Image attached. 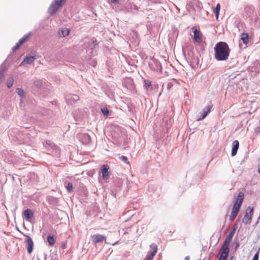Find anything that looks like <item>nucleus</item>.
Masks as SVG:
<instances>
[{
  "label": "nucleus",
  "mask_w": 260,
  "mask_h": 260,
  "mask_svg": "<svg viewBox=\"0 0 260 260\" xmlns=\"http://www.w3.org/2000/svg\"><path fill=\"white\" fill-rule=\"evenodd\" d=\"M252 260H258V251L254 255V256Z\"/></svg>",
  "instance_id": "obj_33"
},
{
  "label": "nucleus",
  "mask_w": 260,
  "mask_h": 260,
  "mask_svg": "<svg viewBox=\"0 0 260 260\" xmlns=\"http://www.w3.org/2000/svg\"><path fill=\"white\" fill-rule=\"evenodd\" d=\"M192 30L193 33V39L196 43L200 44L203 40L202 33L196 26L192 27Z\"/></svg>",
  "instance_id": "obj_7"
},
{
  "label": "nucleus",
  "mask_w": 260,
  "mask_h": 260,
  "mask_svg": "<svg viewBox=\"0 0 260 260\" xmlns=\"http://www.w3.org/2000/svg\"><path fill=\"white\" fill-rule=\"evenodd\" d=\"M29 35V34L25 35L22 38H21L20 40L21 41H22V42L23 43L27 39V38L28 37Z\"/></svg>",
  "instance_id": "obj_32"
},
{
  "label": "nucleus",
  "mask_w": 260,
  "mask_h": 260,
  "mask_svg": "<svg viewBox=\"0 0 260 260\" xmlns=\"http://www.w3.org/2000/svg\"><path fill=\"white\" fill-rule=\"evenodd\" d=\"M91 238L92 242L94 244H96L105 241L106 239V237L100 234H95L91 236Z\"/></svg>",
  "instance_id": "obj_12"
},
{
  "label": "nucleus",
  "mask_w": 260,
  "mask_h": 260,
  "mask_svg": "<svg viewBox=\"0 0 260 260\" xmlns=\"http://www.w3.org/2000/svg\"><path fill=\"white\" fill-rule=\"evenodd\" d=\"M67 0H53L49 6L48 11L51 16H53L62 7Z\"/></svg>",
  "instance_id": "obj_4"
},
{
  "label": "nucleus",
  "mask_w": 260,
  "mask_h": 260,
  "mask_svg": "<svg viewBox=\"0 0 260 260\" xmlns=\"http://www.w3.org/2000/svg\"><path fill=\"white\" fill-rule=\"evenodd\" d=\"M185 259V260H189V257L188 256H186Z\"/></svg>",
  "instance_id": "obj_43"
},
{
  "label": "nucleus",
  "mask_w": 260,
  "mask_h": 260,
  "mask_svg": "<svg viewBox=\"0 0 260 260\" xmlns=\"http://www.w3.org/2000/svg\"><path fill=\"white\" fill-rule=\"evenodd\" d=\"M17 94L21 97H24L25 95V92L24 91L20 88H17L16 90Z\"/></svg>",
  "instance_id": "obj_25"
},
{
  "label": "nucleus",
  "mask_w": 260,
  "mask_h": 260,
  "mask_svg": "<svg viewBox=\"0 0 260 260\" xmlns=\"http://www.w3.org/2000/svg\"><path fill=\"white\" fill-rule=\"evenodd\" d=\"M255 131L257 133H260V121L259 122V126L255 128Z\"/></svg>",
  "instance_id": "obj_35"
},
{
  "label": "nucleus",
  "mask_w": 260,
  "mask_h": 260,
  "mask_svg": "<svg viewBox=\"0 0 260 260\" xmlns=\"http://www.w3.org/2000/svg\"><path fill=\"white\" fill-rule=\"evenodd\" d=\"M220 9V4L218 3L217 5H216L215 8L214 10V13L215 15L216 19H217L219 17Z\"/></svg>",
  "instance_id": "obj_20"
},
{
  "label": "nucleus",
  "mask_w": 260,
  "mask_h": 260,
  "mask_svg": "<svg viewBox=\"0 0 260 260\" xmlns=\"http://www.w3.org/2000/svg\"><path fill=\"white\" fill-rule=\"evenodd\" d=\"M215 58L217 60H226L230 55V49L228 44L224 42L217 43L215 47Z\"/></svg>",
  "instance_id": "obj_1"
},
{
  "label": "nucleus",
  "mask_w": 260,
  "mask_h": 260,
  "mask_svg": "<svg viewBox=\"0 0 260 260\" xmlns=\"http://www.w3.org/2000/svg\"><path fill=\"white\" fill-rule=\"evenodd\" d=\"M238 213L235 212L233 211L231 212V214L230 216V220L232 221L235 220V218L237 217Z\"/></svg>",
  "instance_id": "obj_26"
},
{
  "label": "nucleus",
  "mask_w": 260,
  "mask_h": 260,
  "mask_svg": "<svg viewBox=\"0 0 260 260\" xmlns=\"http://www.w3.org/2000/svg\"><path fill=\"white\" fill-rule=\"evenodd\" d=\"M7 70V68L6 66L0 70V84L3 82L5 78L4 73Z\"/></svg>",
  "instance_id": "obj_19"
},
{
  "label": "nucleus",
  "mask_w": 260,
  "mask_h": 260,
  "mask_svg": "<svg viewBox=\"0 0 260 260\" xmlns=\"http://www.w3.org/2000/svg\"><path fill=\"white\" fill-rule=\"evenodd\" d=\"M32 54L30 55H27L26 56L22 63L20 65H22V63H26V64H31L33 63L34 60L38 58V56L37 54H36V53H31Z\"/></svg>",
  "instance_id": "obj_10"
},
{
  "label": "nucleus",
  "mask_w": 260,
  "mask_h": 260,
  "mask_svg": "<svg viewBox=\"0 0 260 260\" xmlns=\"http://www.w3.org/2000/svg\"><path fill=\"white\" fill-rule=\"evenodd\" d=\"M47 241L51 246H53L55 244V240L53 236L49 235L47 237Z\"/></svg>",
  "instance_id": "obj_22"
},
{
  "label": "nucleus",
  "mask_w": 260,
  "mask_h": 260,
  "mask_svg": "<svg viewBox=\"0 0 260 260\" xmlns=\"http://www.w3.org/2000/svg\"><path fill=\"white\" fill-rule=\"evenodd\" d=\"M173 85V84L172 83H171V82L168 83L167 84V89L169 90H170L171 88L172 87Z\"/></svg>",
  "instance_id": "obj_34"
},
{
  "label": "nucleus",
  "mask_w": 260,
  "mask_h": 260,
  "mask_svg": "<svg viewBox=\"0 0 260 260\" xmlns=\"http://www.w3.org/2000/svg\"><path fill=\"white\" fill-rule=\"evenodd\" d=\"M234 235L229 233L219 250L218 260H227L230 252V244Z\"/></svg>",
  "instance_id": "obj_2"
},
{
  "label": "nucleus",
  "mask_w": 260,
  "mask_h": 260,
  "mask_svg": "<svg viewBox=\"0 0 260 260\" xmlns=\"http://www.w3.org/2000/svg\"><path fill=\"white\" fill-rule=\"evenodd\" d=\"M46 143L48 145H51V142L50 141H47Z\"/></svg>",
  "instance_id": "obj_41"
},
{
  "label": "nucleus",
  "mask_w": 260,
  "mask_h": 260,
  "mask_svg": "<svg viewBox=\"0 0 260 260\" xmlns=\"http://www.w3.org/2000/svg\"><path fill=\"white\" fill-rule=\"evenodd\" d=\"M241 39L244 44L247 45L249 42V36L247 33L243 32L241 35Z\"/></svg>",
  "instance_id": "obj_18"
},
{
  "label": "nucleus",
  "mask_w": 260,
  "mask_h": 260,
  "mask_svg": "<svg viewBox=\"0 0 260 260\" xmlns=\"http://www.w3.org/2000/svg\"><path fill=\"white\" fill-rule=\"evenodd\" d=\"M233 87H234V85H230L228 88V91H230Z\"/></svg>",
  "instance_id": "obj_39"
},
{
  "label": "nucleus",
  "mask_w": 260,
  "mask_h": 260,
  "mask_svg": "<svg viewBox=\"0 0 260 260\" xmlns=\"http://www.w3.org/2000/svg\"><path fill=\"white\" fill-rule=\"evenodd\" d=\"M253 212V208L248 207L246 210V212L242 219V222L244 224L249 223L251 220V214Z\"/></svg>",
  "instance_id": "obj_8"
},
{
  "label": "nucleus",
  "mask_w": 260,
  "mask_h": 260,
  "mask_svg": "<svg viewBox=\"0 0 260 260\" xmlns=\"http://www.w3.org/2000/svg\"><path fill=\"white\" fill-rule=\"evenodd\" d=\"M113 3L117 4L119 3V0H111Z\"/></svg>",
  "instance_id": "obj_38"
},
{
  "label": "nucleus",
  "mask_w": 260,
  "mask_h": 260,
  "mask_svg": "<svg viewBox=\"0 0 260 260\" xmlns=\"http://www.w3.org/2000/svg\"><path fill=\"white\" fill-rule=\"evenodd\" d=\"M102 112L104 116H108L109 113V110L107 108H104L101 109Z\"/></svg>",
  "instance_id": "obj_30"
},
{
  "label": "nucleus",
  "mask_w": 260,
  "mask_h": 260,
  "mask_svg": "<svg viewBox=\"0 0 260 260\" xmlns=\"http://www.w3.org/2000/svg\"><path fill=\"white\" fill-rule=\"evenodd\" d=\"M244 195L243 192H240L239 193L237 199L232 208V211L237 213L239 212L244 199Z\"/></svg>",
  "instance_id": "obj_5"
},
{
  "label": "nucleus",
  "mask_w": 260,
  "mask_h": 260,
  "mask_svg": "<svg viewBox=\"0 0 260 260\" xmlns=\"http://www.w3.org/2000/svg\"><path fill=\"white\" fill-rule=\"evenodd\" d=\"M119 243V241H116V242H115V243H112V244L113 245H115L117 244V243Z\"/></svg>",
  "instance_id": "obj_40"
},
{
  "label": "nucleus",
  "mask_w": 260,
  "mask_h": 260,
  "mask_svg": "<svg viewBox=\"0 0 260 260\" xmlns=\"http://www.w3.org/2000/svg\"><path fill=\"white\" fill-rule=\"evenodd\" d=\"M84 47L87 48L86 52L88 55L94 56L96 54L99 48L98 44L96 40H90L84 43Z\"/></svg>",
  "instance_id": "obj_3"
},
{
  "label": "nucleus",
  "mask_w": 260,
  "mask_h": 260,
  "mask_svg": "<svg viewBox=\"0 0 260 260\" xmlns=\"http://www.w3.org/2000/svg\"><path fill=\"white\" fill-rule=\"evenodd\" d=\"M66 100L68 104L72 105L79 100V96L76 94H70L66 96Z\"/></svg>",
  "instance_id": "obj_11"
},
{
  "label": "nucleus",
  "mask_w": 260,
  "mask_h": 260,
  "mask_svg": "<svg viewBox=\"0 0 260 260\" xmlns=\"http://www.w3.org/2000/svg\"><path fill=\"white\" fill-rule=\"evenodd\" d=\"M238 228V225L237 224H234L233 226L232 230L230 232V233H232V234L234 235L235 234V232L236 231L237 229Z\"/></svg>",
  "instance_id": "obj_31"
},
{
  "label": "nucleus",
  "mask_w": 260,
  "mask_h": 260,
  "mask_svg": "<svg viewBox=\"0 0 260 260\" xmlns=\"http://www.w3.org/2000/svg\"><path fill=\"white\" fill-rule=\"evenodd\" d=\"M66 246H67V242H63L61 243V248H63V249H64L66 248Z\"/></svg>",
  "instance_id": "obj_37"
},
{
  "label": "nucleus",
  "mask_w": 260,
  "mask_h": 260,
  "mask_svg": "<svg viewBox=\"0 0 260 260\" xmlns=\"http://www.w3.org/2000/svg\"><path fill=\"white\" fill-rule=\"evenodd\" d=\"M259 250H260V248H258V252H259Z\"/></svg>",
  "instance_id": "obj_47"
},
{
  "label": "nucleus",
  "mask_w": 260,
  "mask_h": 260,
  "mask_svg": "<svg viewBox=\"0 0 260 260\" xmlns=\"http://www.w3.org/2000/svg\"><path fill=\"white\" fill-rule=\"evenodd\" d=\"M157 68V71H158L160 73H161L162 71V66H155Z\"/></svg>",
  "instance_id": "obj_36"
},
{
  "label": "nucleus",
  "mask_w": 260,
  "mask_h": 260,
  "mask_svg": "<svg viewBox=\"0 0 260 260\" xmlns=\"http://www.w3.org/2000/svg\"><path fill=\"white\" fill-rule=\"evenodd\" d=\"M213 107V104L209 103L205 107L200 113V115L197 118V121H200L204 119L211 112V109Z\"/></svg>",
  "instance_id": "obj_6"
},
{
  "label": "nucleus",
  "mask_w": 260,
  "mask_h": 260,
  "mask_svg": "<svg viewBox=\"0 0 260 260\" xmlns=\"http://www.w3.org/2000/svg\"><path fill=\"white\" fill-rule=\"evenodd\" d=\"M239 246V244L238 243H237L236 244V249L237 248V247Z\"/></svg>",
  "instance_id": "obj_45"
},
{
  "label": "nucleus",
  "mask_w": 260,
  "mask_h": 260,
  "mask_svg": "<svg viewBox=\"0 0 260 260\" xmlns=\"http://www.w3.org/2000/svg\"><path fill=\"white\" fill-rule=\"evenodd\" d=\"M128 81L131 83H132L133 82V80L131 79H128Z\"/></svg>",
  "instance_id": "obj_42"
},
{
  "label": "nucleus",
  "mask_w": 260,
  "mask_h": 260,
  "mask_svg": "<svg viewBox=\"0 0 260 260\" xmlns=\"http://www.w3.org/2000/svg\"><path fill=\"white\" fill-rule=\"evenodd\" d=\"M109 167L107 165H104L102 166L101 172L102 173V177L103 179H106L109 176L108 170Z\"/></svg>",
  "instance_id": "obj_14"
},
{
  "label": "nucleus",
  "mask_w": 260,
  "mask_h": 260,
  "mask_svg": "<svg viewBox=\"0 0 260 260\" xmlns=\"http://www.w3.org/2000/svg\"><path fill=\"white\" fill-rule=\"evenodd\" d=\"M119 158L120 160L123 161L124 162H125L127 164H129V161H128V159L126 156L122 155V156H119Z\"/></svg>",
  "instance_id": "obj_27"
},
{
  "label": "nucleus",
  "mask_w": 260,
  "mask_h": 260,
  "mask_svg": "<svg viewBox=\"0 0 260 260\" xmlns=\"http://www.w3.org/2000/svg\"><path fill=\"white\" fill-rule=\"evenodd\" d=\"M70 29L67 28H63L60 29L59 31V36L61 37H64L69 35Z\"/></svg>",
  "instance_id": "obj_17"
},
{
  "label": "nucleus",
  "mask_w": 260,
  "mask_h": 260,
  "mask_svg": "<svg viewBox=\"0 0 260 260\" xmlns=\"http://www.w3.org/2000/svg\"><path fill=\"white\" fill-rule=\"evenodd\" d=\"M10 57L8 56L5 61H8L10 60Z\"/></svg>",
  "instance_id": "obj_44"
},
{
  "label": "nucleus",
  "mask_w": 260,
  "mask_h": 260,
  "mask_svg": "<svg viewBox=\"0 0 260 260\" xmlns=\"http://www.w3.org/2000/svg\"><path fill=\"white\" fill-rule=\"evenodd\" d=\"M43 85V81L40 80H37L34 81L33 88H40Z\"/></svg>",
  "instance_id": "obj_21"
},
{
  "label": "nucleus",
  "mask_w": 260,
  "mask_h": 260,
  "mask_svg": "<svg viewBox=\"0 0 260 260\" xmlns=\"http://www.w3.org/2000/svg\"><path fill=\"white\" fill-rule=\"evenodd\" d=\"M66 188L68 192H72L73 188L72 183L71 182H69L66 186Z\"/></svg>",
  "instance_id": "obj_28"
},
{
  "label": "nucleus",
  "mask_w": 260,
  "mask_h": 260,
  "mask_svg": "<svg viewBox=\"0 0 260 260\" xmlns=\"http://www.w3.org/2000/svg\"><path fill=\"white\" fill-rule=\"evenodd\" d=\"M258 172L260 173V166H259V168H258Z\"/></svg>",
  "instance_id": "obj_46"
},
{
  "label": "nucleus",
  "mask_w": 260,
  "mask_h": 260,
  "mask_svg": "<svg viewBox=\"0 0 260 260\" xmlns=\"http://www.w3.org/2000/svg\"><path fill=\"white\" fill-rule=\"evenodd\" d=\"M24 215L26 218V220L29 221V220L32 218L34 216V213L32 211L29 209H27L24 210L23 212Z\"/></svg>",
  "instance_id": "obj_16"
},
{
  "label": "nucleus",
  "mask_w": 260,
  "mask_h": 260,
  "mask_svg": "<svg viewBox=\"0 0 260 260\" xmlns=\"http://www.w3.org/2000/svg\"><path fill=\"white\" fill-rule=\"evenodd\" d=\"M239 146V143L238 140H235L233 142V147L232 149L231 155L235 156L237 153Z\"/></svg>",
  "instance_id": "obj_15"
},
{
  "label": "nucleus",
  "mask_w": 260,
  "mask_h": 260,
  "mask_svg": "<svg viewBox=\"0 0 260 260\" xmlns=\"http://www.w3.org/2000/svg\"><path fill=\"white\" fill-rule=\"evenodd\" d=\"M14 79L12 77H10L8 79L7 82V86L8 88H11L13 84Z\"/></svg>",
  "instance_id": "obj_24"
},
{
  "label": "nucleus",
  "mask_w": 260,
  "mask_h": 260,
  "mask_svg": "<svg viewBox=\"0 0 260 260\" xmlns=\"http://www.w3.org/2000/svg\"><path fill=\"white\" fill-rule=\"evenodd\" d=\"M27 250L28 253H30L34 247V242L32 240L29 236H26Z\"/></svg>",
  "instance_id": "obj_13"
},
{
  "label": "nucleus",
  "mask_w": 260,
  "mask_h": 260,
  "mask_svg": "<svg viewBox=\"0 0 260 260\" xmlns=\"http://www.w3.org/2000/svg\"><path fill=\"white\" fill-rule=\"evenodd\" d=\"M150 246L153 250L152 251L148 252V254L144 259V260H153L154 255L157 252V247L156 244H152L150 245Z\"/></svg>",
  "instance_id": "obj_9"
},
{
  "label": "nucleus",
  "mask_w": 260,
  "mask_h": 260,
  "mask_svg": "<svg viewBox=\"0 0 260 260\" xmlns=\"http://www.w3.org/2000/svg\"><path fill=\"white\" fill-rule=\"evenodd\" d=\"M23 43L20 40L16 43V44L12 47L13 51H15L22 45Z\"/></svg>",
  "instance_id": "obj_23"
},
{
  "label": "nucleus",
  "mask_w": 260,
  "mask_h": 260,
  "mask_svg": "<svg viewBox=\"0 0 260 260\" xmlns=\"http://www.w3.org/2000/svg\"><path fill=\"white\" fill-rule=\"evenodd\" d=\"M144 87L147 88L148 87H150L151 85V82L149 80H144Z\"/></svg>",
  "instance_id": "obj_29"
}]
</instances>
